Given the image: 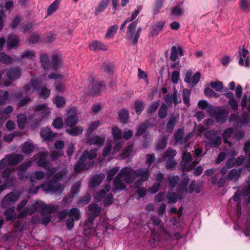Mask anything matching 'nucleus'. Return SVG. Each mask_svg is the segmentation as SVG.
<instances>
[{
    "mask_svg": "<svg viewBox=\"0 0 250 250\" xmlns=\"http://www.w3.org/2000/svg\"><path fill=\"white\" fill-rule=\"evenodd\" d=\"M167 106L165 104H162L158 111L159 116L160 118L163 119L167 116Z\"/></svg>",
    "mask_w": 250,
    "mask_h": 250,
    "instance_id": "4d7b16f0",
    "label": "nucleus"
},
{
    "mask_svg": "<svg viewBox=\"0 0 250 250\" xmlns=\"http://www.w3.org/2000/svg\"><path fill=\"white\" fill-rule=\"evenodd\" d=\"M15 210V207L12 206L5 210L3 214L5 216L6 220H12L15 218L16 213Z\"/></svg>",
    "mask_w": 250,
    "mask_h": 250,
    "instance_id": "ea45409f",
    "label": "nucleus"
},
{
    "mask_svg": "<svg viewBox=\"0 0 250 250\" xmlns=\"http://www.w3.org/2000/svg\"><path fill=\"white\" fill-rule=\"evenodd\" d=\"M202 152V149L201 148H196L194 154L197 158L192 161V158L190 152H185L182 155V160L181 165L185 170H190L192 169L199 162L198 157L201 156Z\"/></svg>",
    "mask_w": 250,
    "mask_h": 250,
    "instance_id": "0eeeda50",
    "label": "nucleus"
},
{
    "mask_svg": "<svg viewBox=\"0 0 250 250\" xmlns=\"http://www.w3.org/2000/svg\"><path fill=\"white\" fill-rule=\"evenodd\" d=\"M138 24V21H132L127 27L126 31V38L128 40L132 39V42L134 44L137 43L138 39L140 36L142 31L141 27H139L137 31L135 33V30Z\"/></svg>",
    "mask_w": 250,
    "mask_h": 250,
    "instance_id": "1a4fd4ad",
    "label": "nucleus"
},
{
    "mask_svg": "<svg viewBox=\"0 0 250 250\" xmlns=\"http://www.w3.org/2000/svg\"><path fill=\"white\" fill-rule=\"evenodd\" d=\"M198 106L203 110H206L209 114H212L214 110V107L205 100H200L198 103Z\"/></svg>",
    "mask_w": 250,
    "mask_h": 250,
    "instance_id": "2f4dec72",
    "label": "nucleus"
},
{
    "mask_svg": "<svg viewBox=\"0 0 250 250\" xmlns=\"http://www.w3.org/2000/svg\"><path fill=\"white\" fill-rule=\"evenodd\" d=\"M104 178L105 175L104 173H100L94 175L89 183V187L92 188H95L100 185Z\"/></svg>",
    "mask_w": 250,
    "mask_h": 250,
    "instance_id": "a878e982",
    "label": "nucleus"
},
{
    "mask_svg": "<svg viewBox=\"0 0 250 250\" xmlns=\"http://www.w3.org/2000/svg\"><path fill=\"white\" fill-rule=\"evenodd\" d=\"M178 117H179V116H178V114H173L172 115H171L170 116L169 121H168V122L167 123V127H166V131L167 133H170L172 131V130L175 125L176 121H177V119H178Z\"/></svg>",
    "mask_w": 250,
    "mask_h": 250,
    "instance_id": "7c9ffc66",
    "label": "nucleus"
},
{
    "mask_svg": "<svg viewBox=\"0 0 250 250\" xmlns=\"http://www.w3.org/2000/svg\"><path fill=\"white\" fill-rule=\"evenodd\" d=\"M108 4V1H102L98 5L94 12L95 15H97L103 12Z\"/></svg>",
    "mask_w": 250,
    "mask_h": 250,
    "instance_id": "5fc2aeb1",
    "label": "nucleus"
},
{
    "mask_svg": "<svg viewBox=\"0 0 250 250\" xmlns=\"http://www.w3.org/2000/svg\"><path fill=\"white\" fill-rule=\"evenodd\" d=\"M119 119L123 123H126L128 117V112L125 110H122L119 113Z\"/></svg>",
    "mask_w": 250,
    "mask_h": 250,
    "instance_id": "774afa93",
    "label": "nucleus"
},
{
    "mask_svg": "<svg viewBox=\"0 0 250 250\" xmlns=\"http://www.w3.org/2000/svg\"><path fill=\"white\" fill-rule=\"evenodd\" d=\"M210 85L216 91H221L223 88V83L220 81L211 82Z\"/></svg>",
    "mask_w": 250,
    "mask_h": 250,
    "instance_id": "338daca9",
    "label": "nucleus"
},
{
    "mask_svg": "<svg viewBox=\"0 0 250 250\" xmlns=\"http://www.w3.org/2000/svg\"><path fill=\"white\" fill-rule=\"evenodd\" d=\"M190 96V91L188 89H184L183 91V100L184 104H188Z\"/></svg>",
    "mask_w": 250,
    "mask_h": 250,
    "instance_id": "0e129e2a",
    "label": "nucleus"
},
{
    "mask_svg": "<svg viewBox=\"0 0 250 250\" xmlns=\"http://www.w3.org/2000/svg\"><path fill=\"white\" fill-rule=\"evenodd\" d=\"M151 220L154 225L151 233V239L154 241H158L162 239L169 240L171 235L160 225L161 219L158 217L152 216Z\"/></svg>",
    "mask_w": 250,
    "mask_h": 250,
    "instance_id": "39448f33",
    "label": "nucleus"
},
{
    "mask_svg": "<svg viewBox=\"0 0 250 250\" xmlns=\"http://www.w3.org/2000/svg\"><path fill=\"white\" fill-rule=\"evenodd\" d=\"M241 173V169H237L236 168L231 169L229 172L227 177V179L228 181H233L236 182L239 179V178Z\"/></svg>",
    "mask_w": 250,
    "mask_h": 250,
    "instance_id": "c756f323",
    "label": "nucleus"
},
{
    "mask_svg": "<svg viewBox=\"0 0 250 250\" xmlns=\"http://www.w3.org/2000/svg\"><path fill=\"white\" fill-rule=\"evenodd\" d=\"M54 103L57 107H60L64 105L65 103V100L62 96H57L54 99Z\"/></svg>",
    "mask_w": 250,
    "mask_h": 250,
    "instance_id": "69168bd1",
    "label": "nucleus"
},
{
    "mask_svg": "<svg viewBox=\"0 0 250 250\" xmlns=\"http://www.w3.org/2000/svg\"><path fill=\"white\" fill-rule=\"evenodd\" d=\"M9 166H15L23 160V156L21 154L12 153L5 156Z\"/></svg>",
    "mask_w": 250,
    "mask_h": 250,
    "instance_id": "aec40b11",
    "label": "nucleus"
},
{
    "mask_svg": "<svg viewBox=\"0 0 250 250\" xmlns=\"http://www.w3.org/2000/svg\"><path fill=\"white\" fill-rule=\"evenodd\" d=\"M134 180V170L130 167H125L114 179V186L117 190H123L125 188L126 183H131Z\"/></svg>",
    "mask_w": 250,
    "mask_h": 250,
    "instance_id": "7ed1b4c3",
    "label": "nucleus"
},
{
    "mask_svg": "<svg viewBox=\"0 0 250 250\" xmlns=\"http://www.w3.org/2000/svg\"><path fill=\"white\" fill-rule=\"evenodd\" d=\"M210 115L213 116L217 122L220 124L224 123L228 119V114L224 110L220 109L219 107H214V110Z\"/></svg>",
    "mask_w": 250,
    "mask_h": 250,
    "instance_id": "dca6fc26",
    "label": "nucleus"
},
{
    "mask_svg": "<svg viewBox=\"0 0 250 250\" xmlns=\"http://www.w3.org/2000/svg\"><path fill=\"white\" fill-rule=\"evenodd\" d=\"M186 11L183 2H178L171 9V14L175 17H180L183 15Z\"/></svg>",
    "mask_w": 250,
    "mask_h": 250,
    "instance_id": "6ab92c4d",
    "label": "nucleus"
},
{
    "mask_svg": "<svg viewBox=\"0 0 250 250\" xmlns=\"http://www.w3.org/2000/svg\"><path fill=\"white\" fill-rule=\"evenodd\" d=\"M176 151L175 149H167L164 155V159H173L176 155Z\"/></svg>",
    "mask_w": 250,
    "mask_h": 250,
    "instance_id": "bf43d9fd",
    "label": "nucleus"
},
{
    "mask_svg": "<svg viewBox=\"0 0 250 250\" xmlns=\"http://www.w3.org/2000/svg\"><path fill=\"white\" fill-rule=\"evenodd\" d=\"M179 181V177L178 175L170 176L168 178L169 186L171 188H174L177 185Z\"/></svg>",
    "mask_w": 250,
    "mask_h": 250,
    "instance_id": "6e6d98bb",
    "label": "nucleus"
},
{
    "mask_svg": "<svg viewBox=\"0 0 250 250\" xmlns=\"http://www.w3.org/2000/svg\"><path fill=\"white\" fill-rule=\"evenodd\" d=\"M50 109L45 104L34 105V113L29 117L32 122L38 125L43 119L47 118L50 115Z\"/></svg>",
    "mask_w": 250,
    "mask_h": 250,
    "instance_id": "423d86ee",
    "label": "nucleus"
},
{
    "mask_svg": "<svg viewBox=\"0 0 250 250\" xmlns=\"http://www.w3.org/2000/svg\"><path fill=\"white\" fill-rule=\"evenodd\" d=\"M60 4V1H54L47 9V15H51L55 12L58 9Z\"/></svg>",
    "mask_w": 250,
    "mask_h": 250,
    "instance_id": "603ef678",
    "label": "nucleus"
},
{
    "mask_svg": "<svg viewBox=\"0 0 250 250\" xmlns=\"http://www.w3.org/2000/svg\"><path fill=\"white\" fill-rule=\"evenodd\" d=\"M27 201H21L17 207L18 212V217L22 218L27 215L33 214L36 210L41 212L43 215H46L41 220L42 224L46 225L50 220V214L56 212L59 209L58 206L53 205H46L41 201H32L27 205Z\"/></svg>",
    "mask_w": 250,
    "mask_h": 250,
    "instance_id": "f03ea898",
    "label": "nucleus"
},
{
    "mask_svg": "<svg viewBox=\"0 0 250 250\" xmlns=\"http://www.w3.org/2000/svg\"><path fill=\"white\" fill-rule=\"evenodd\" d=\"M184 132L182 129H179L175 134V140L176 144H179L181 145H186L188 140V137H183Z\"/></svg>",
    "mask_w": 250,
    "mask_h": 250,
    "instance_id": "473e14b6",
    "label": "nucleus"
},
{
    "mask_svg": "<svg viewBox=\"0 0 250 250\" xmlns=\"http://www.w3.org/2000/svg\"><path fill=\"white\" fill-rule=\"evenodd\" d=\"M33 162L28 161L17 167V174L21 179L24 178L26 170L32 165Z\"/></svg>",
    "mask_w": 250,
    "mask_h": 250,
    "instance_id": "5701e85b",
    "label": "nucleus"
},
{
    "mask_svg": "<svg viewBox=\"0 0 250 250\" xmlns=\"http://www.w3.org/2000/svg\"><path fill=\"white\" fill-rule=\"evenodd\" d=\"M104 85V84L103 82H98L94 78H91L88 87L89 93L91 94L98 93Z\"/></svg>",
    "mask_w": 250,
    "mask_h": 250,
    "instance_id": "a211bd4d",
    "label": "nucleus"
},
{
    "mask_svg": "<svg viewBox=\"0 0 250 250\" xmlns=\"http://www.w3.org/2000/svg\"><path fill=\"white\" fill-rule=\"evenodd\" d=\"M21 75V69L18 67L10 68L6 76L10 80L15 81L18 79Z\"/></svg>",
    "mask_w": 250,
    "mask_h": 250,
    "instance_id": "393cba45",
    "label": "nucleus"
},
{
    "mask_svg": "<svg viewBox=\"0 0 250 250\" xmlns=\"http://www.w3.org/2000/svg\"><path fill=\"white\" fill-rule=\"evenodd\" d=\"M229 122H234L235 125L238 126L247 125L250 121V116L248 113L244 112L241 117H238L236 114H232L229 118Z\"/></svg>",
    "mask_w": 250,
    "mask_h": 250,
    "instance_id": "4468645a",
    "label": "nucleus"
},
{
    "mask_svg": "<svg viewBox=\"0 0 250 250\" xmlns=\"http://www.w3.org/2000/svg\"><path fill=\"white\" fill-rule=\"evenodd\" d=\"M40 61L44 69H49L51 67L48 56L46 54H44L42 55L40 57Z\"/></svg>",
    "mask_w": 250,
    "mask_h": 250,
    "instance_id": "8fccbe9b",
    "label": "nucleus"
},
{
    "mask_svg": "<svg viewBox=\"0 0 250 250\" xmlns=\"http://www.w3.org/2000/svg\"><path fill=\"white\" fill-rule=\"evenodd\" d=\"M9 94L8 91L0 90V105H3L7 103L8 100Z\"/></svg>",
    "mask_w": 250,
    "mask_h": 250,
    "instance_id": "864d4df0",
    "label": "nucleus"
},
{
    "mask_svg": "<svg viewBox=\"0 0 250 250\" xmlns=\"http://www.w3.org/2000/svg\"><path fill=\"white\" fill-rule=\"evenodd\" d=\"M40 134L44 140L47 141L52 140L55 137V135L48 128L42 129L41 131Z\"/></svg>",
    "mask_w": 250,
    "mask_h": 250,
    "instance_id": "4c0bfd02",
    "label": "nucleus"
},
{
    "mask_svg": "<svg viewBox=\"0 0 250 250\" xmlns=\"http://www.w3.org/2000/svg\"><path fill=\"white\" fill-rule=\"evenodd\" d=\"M18 127L20 129H23L27 122V117L25 114H19L17 117Z\"/></svg>",
    "mask_w": 250,
    "mask_h": 250,
    "instance_id": "37998d69",
    "label": "nucleus"
},
{
    "mask_svg": "<svg viewBox=\"0 0 250 250\" xmlns=\"http://www.w3.org/2000/svg\"><path fill=\"white\" fill-rule=\"evenodd\" d=\"M107 229V224L104 221H102L98 224H95L93 222H92V225L89 227H87V230H90L88 235L91 233L96 232L98 230H101L99 233H102L106 231Z\"/></svg>",
    "mask_w": 250,
    "mask_h": 250,
    "instance_id": "f3484780",
    "label": "nucleus"
},
{
    "mask_svg": "<svg viewBox=\"0 0 250 250\" xmlns=\"http://www.w3.org/2000/svg\"><path fill=\"white\" fill-rule=\"evenodd\" d=\"M249 54L248 50L245 49L243 47L242 48H240L239 50V64L240 65H245L247 67H250V62L249 60L247 57Z\"/></svg>",
    "mask_w": 250,
    "mask_h": 250,
    "instance_id": "412c9836",
    "label": "nucleus"
},
{
    "mask_svg": "<svg viewBox=\"0 0 250 250\" xmlns=\"http://www.w3.org/2000/svg\"><path fill=\"white\" fill-rule=\"evenodd\" d=\"M118 29V26L117 24H114L110 26L108 28L105 34V38L108 39L112 38L116 33Z\"/></svg>",
    "mask_w": 250,
    "mask_h": 250,
    "instance_id": "de8ad7c7",
    "label": "nucleus"
},
{
    "mask_svg": "<svg viewBox=\"0 0 250 250\" xmlns=\"http://www.w3.org/2000/svg\"><path fill=\"white\" fill-rule=\"evenodd\" d=\"M93 163L91 162H86L84 159L81 160V157L79 162L75 166V171L76 172H80L84 169H88L93 165Z\"/></svg>",
    "mask_w": 250,
    "mask_h": 250,
    "instance_id": "b1692460",
    "label": "nucleus"
},
{
    "mask_svg": "<svg viewBox=\"0 0 250 250\" xmlns=\"http://www.w3.org/2000/svg\"><path fill=\"white\" fill-rule=\"evenodd\" d=\"M13 3L12 1H8L4 3L3 5L2 4H0V30L3 27V19L5 17V12L6 10H8L11 7H12Z\"/></svg>",
    "mask_w": 250,
    "mask_h": 250,
    "instance_id": "4be33fe9",
    "label": "nucleus"
},
{
    "mask_svg": "<svg viewBox=\"0 0 250 250\" xmlns=\"http://www.w3.org/2000/svg\"><path fill=\"white\" fill-rule=\"evenodd\" d=\"M148 126V122H146L145 123L141 124L138 127L137 132H136V136H140L142 135L143 134H144L147 127Z\"/></svg>",
    "mask_w": 250,
    "mask_h": 250,
    "instance_id": "680f3d73",
    "label": "nucleus"
},
{
    "mask_svg": "<svg viewBox=\"0 0 250 250\" xmlns=\"http://www.w3.org/2000/svg\"><path fill=\"white\" fill-rule=\"evenodd\" d=\"M19 42V37L15 35H11L7 40V47L9 49L15 48L18 46Z\"/></svg>",
    "mask_w": 250,
    "mask_h": 250,
    "instance_id": "72a5a7b5",
    "label": "nucleus"
},
{
    "mask_svg": "<svg viewBox=\"0 0 250 250\" xmlns=\"http://www.w3.org/2000/svg\"><path fill=\"white\" fill-rule=\"evenodd\" d=\"M105 141V138L99 136H93L87 138V142L89 145H97L98 146H102Z\"/></svg>",
    "mask_w": 250,
    "mask_h": 250,
    "instance_id": "bb28decb",
    "label": "nucleus"
},
{
    "mask_svg": "<svg viewBox=\"0 0 250 250\" xmlns=\"http://www.w3.org/2000/svg\"><path fill=\"white\" fill-rule=\"evenodd\" d=\"M242 194L245 197L248 196L247 201L250 203V182H248L243 188Z\"/></svg>",
    "mask_w": 250,
    "mask_h": 250,
    "instance_id": "052dcab7",
    "label": "nucleus"
},
{
    "mask_svg": "<svg viewBox=\"0 0 250 250\" xmlns=\"http://www.w3.org/2000/svg\"><path fill=\"white\" fill-rule=\"evenodd\" d=\"M35 57V53L33 51L27 50L23 52L21 56L17 58V60L21 61L23 58H27L28 59L32 60Z\"/></svg>",
    "mask_w": 250,
    "mask_h": 250,
    "instance_id": "3c124183",
    "label": "nucleus"
},
{
    "mask_svg": "<svg viewBox=\"0 0 250 250\" xmlns=\"http://www.w3.org/2000/svg\"><path fill=\"white\" fill-rule=\"evenodd\" d=\"M78 119L75 114L69 115L65 120V125L69 126H73L77 124Z\"/></svg>",
    "mask_w": 250,
    "mask_h": 250,
    "instance_id": "49530a36",
    "label": "nucleus"
},
{
    "mask_svg": "<svg viewBox=\"0 0 250 250\" xmlns=\"http://www.w3.org/2000/svg\"><path fill=\"white\" fill-rule=\"evenodd\" d=\"M205 137L208 140L206 145H209V147H217L221 144L222 138L220 135L217 134L216 131L212 130L206 132Z\"/></svg>",
    "mask_w": 250,
    "mask_h": 250,
    "instance_id": "f8f14e48",
    "label": "nucleus"
},
{
    "mask_svg": "<svg viewBox=\"0 0 250 250\" xmlns=\"http://www.w3.org/2000/svg\"><path fill=\"white\" fill-rule=\"evenodd\" d=\"M89 48L92 51H97L99 50L105 51L107 49V46L103 42L98 41H94L89 44Z\"/></svg>",
    "mask_w": 250,
    "mask_h": 250,
    "instance_id": "c85d7f7f",
    "label": "nucleus"
},
{
    "mask_svg": "<svg viewBox=\"0 0 250 250\" xmlns=\"http://www.w3.org/2000/svg\"><path fill=\"white\" fill-rule=\"evenodd\" d=\"M13 107L11 105L7 106L0 110V115H1L0 121H1V123H3L6 120V117H4V115L9 117V115L13 112Z\"/></svg>",
    "mask_w": 250,
    "mask_h": 250,
    "instance_id": "c9c22d12",
    "label": "nucleus"
},
{
    "mask_svg": "<svg viewBox=\"0 0 250 250\" xmlns=\"http://www.w3.org/2000/svg\"><path fill=\"white\" fill-rule=\"evenodd\" d=\"M88 218L85 221L83 229V234L85 235H88L90 230H87V227H89L92 225L94 219L96 218L101 211V208L95 204H92L88 206Z\"/></svg>",
    "mask_w": 250,
    "mask_h": 250,
    "instance_id": "6e6552de",
    "label": "nucleus"
},
{
    "mask_svg": "<svg viewBox=\"0 0 250 250\" xmlns=\"http://www.w3.org/2000/svg\"><path fill=\"white\" fill-rule=\"evenodd\" d=\"M34 148L35 146L32 143L27 141L22 144L21 151L25 154H31L33 151Z\"/></svg>",
    "mask_w": 250,
    "mask_h": 250,
    "instance_id": "58836bf2",
    "label": "nucleus"
},
{
    "mask_svg": "<svg viewBox=\"0 0 250 250\" xmlns=\"http://www.w3.org/2000/svg\"><path fill=\"white\" fill-rule=\"evenodd\" d=\"M69 211V217L71 218L74 217L75 221H78L81 217V213L80 210L75 208H72Z\"/></svg>",
    "mask_w": 250,
    "mask_h": 250,
    "instance_id": "c03bdc74",
    "label": "nucleus"
},
{
    "mask_svg": "<svg viewBox=\"0 0 250 250\" xmlns=\"http://www.w3.org/2000/svg\"><path fill=\"white\" fill-rule=\"evenodd\" d=\"M48 153L47 151H41L37 155V164L40 167H43L46 170V174L48 177H50L55 173L52 179L47 184H42L41 187L42 190L46 193L53 194L56 192H62L64 187L59 182L62 180L66 174L65 169H62L56 173L57 168L52 167L51 164L48 163L46 158Z\"/></svg>",
    "mask_w": 250,
    "mask_h": 250,
    "instance_id": "f257e3e1",
    "label": "nucleus"
},
{
    "mask_svg": "<svg viewBox=\"0 0 250 250\" xmlns=\"http://www.w3.org/2000/svg\"><path fill=\"white\" fill-rule=\"evenodd\" d=\"M21 193L16 190H14L7 194L2 199L0 203V206L2 208H6L9 206L14 204L18 200Z\"/></svg>",
    "mask_w": 250,
    "mask_h": 250,
    "instance_id": "9d476101",
    "label": "nucleus"
},
{
    "mask_svg": "<svg viewBox=\"0 0 250 250\" xmlns=\"http://www.w3.org/2000/svg\"><path fill=\"white\" fill-rule=\"evenodd\" d=\"M44 177V173L41 171H36L32 173L30 176L31 182L32 183L35 182V179L38 180L42 179Z\"/></svg>",
    "mask_w": 250,
    "mask_h": 250,
    "instance_id": "09e8293b",
    "label": "nucleus"
},
{
    "mask_svg": "<svg viewBox=\"0 0 250 250\" xmlns=\"http://www.w3.org/2000/svg\"><path fill=\"white\" fill-rule=\"evenodd\" d=\"M183 55V49L180 46H172L171 48L170 58L171 61H175L179 57Z\"/></svg>",
    "mask_w": 250,
    "mask_h": 250,
    "instance_id": "cd10ccee",
    "label": "nucleus"
},
{
    "mask_svg": "<svg viewBox=\"0 0 250 250\" xmlns=\"http://www.w3.org/2000/svg\"><path fill=\"white\" fill-rule=\"evenodd\" d=\"M97 151L98 149L97 148L91 149L90 151H85L81 156V160L84 159L86 162H90L91 160L96 157Z\"/></svg>",
    "mask_w": 250,
    "mask_h": 250,
    "instance_id": "f704fd0d",
    "label": "nucleus"
},
{
    "mask_svg": "<svg viewBox=\"0 0 250 250\" xmlns=\"http://www.w3.org/2000/svg\"><path fill=\"white\" fill-rule=\"evenodd\" d=\"M62 61L61 59L56 55H53L52 56L51 66L53 69L56 70L60 67L62 65Z\"/></svg>",
    "mask_w": 250,
    "mask_h": 250,
    "instance_id": "79ce46f5",
    "label": "nucleus"
},
{
    "mask_svg": "<svg viewBox=\"0 0 250 250\" xmlns=\"http://www.w3.org/2000/svg\"><path fill=\"white\" fill-rule=\"evenodd\" d=\"M83 129L81 126H75L71 128H67L66 131L67 133L74 136L81 134Z\"/></svg>",
    "mask_w": 250,
    "mask_h": 250,
    "instance_id": "a18cd8bd",
    "label": "nucleus"
},
{
    "mask_svg": "<svg viewBox=\"0 0 250 250\" xmlns=\"http://www.w3.org/2000/svg\"><path fill=\"white\" fill-rule=\"evenodd\" d=\"M167 144V138L165 137H163L158 141L156 146L157 149L158 150L163 149L166 147Z\"/></svg>",
    "mask_w": 250,
    "mask_h": 250,
    "instance_id": "e2e57ef3",
    "label": "nucleus"
},
{
    "mask_svg": "<svg viewBox=\"0 0 250 250\" xmlns=\"http://www.w3.org/2000/svg\"><path fill=\"white\" fill-rule=\"evenodd\" d=\"M182 181L177 187V194L180 199H183L187 193V186L189 182V178L187 175H183Z\"/></svg>",
    "mask_w": 250,
    "mask_h": 250,
    "instance_id": "2eb2a0df",
    "label": "nucleus"
},
{
    "mask_svg": "<svg viewBox=\"0 0 250 250\" xmlns=\"http://www.w3.org/2000/svg\"><path fill=\"white\" fill-rule=\"evenodd\" d=\"M233 133V128L229 127L226 129L222 134V138L223 139L224 142L226 144H227L230 147L231 146L232 143L229 141L228 140L230 138Z\"/></svg>",
    "mask_w": 250,
    "mask_h": 250,
    "instance_id": "e433bc0d",
    "label": "nucleus"
},
{
    "mask_svg": "<svg viewBox=\"0 0 250 250\" xmlns=\"http://www.w3.org/2000/svg\"><path fill=\"white\" fill-rule=\"evenodd\" d=\"M42 82L40 78L32 77L30 83L25 85L23 87V90L27 95H31L34 92L37 91L38 94L42 98H47L50 91L46 87L40 89Z\"/></svg>",
    "mask_w": 250,
    "mask_h": 250,
    "instance_id": "20e7f679",
    "label": "nucleus"
},
{
    "mask_svg": "<svg viewBox=\"0 0 250 250\" xmlns=\"http://www.w3.org/2000/svg\"><path fill=\"white\" fill-rule=\"evenodd\" d=\"M241 106L243 110H246L250 113V96L248 99L247 95H244L241 102Z\"/></svg>",
    "mask_w": 250,
    "mask_h": 250,
    "instance_id": "a19ab883",
    "label": "nucleus"
},
{
    "mask_svg": "<svg viewBox=\"0 0 250 250\" xmlns=\"http://www.w3.org/2000/svg\"><path fill=\"white\" fill-rule=\"evenodd\" d=\"M135 179L139 177V179L134 183L135 188H139L142 183L146 181L149 177V171L148 168H141L134 170Z\"/></svg>",
    "mask_w": 250,
    "mask_h": 250,
    "instance_id": "ddd939ff",
    "label": "nucleus"
},
{
    "mask_svg": "<svg viewBox=\"0 0 250 250\" xmlns=\"http://www.w3.org/2000/svg\"><path fill=\"white\" fill-rule=\"evenodd\" d=\"M110 184H106L104 189L96 193L94 197L95 200L97 202H100L103 198H105L104 205L107 206L111 205L113 202L112 194L109 193L107 196H105L106 193L110 190Z\"/></svg>",
    "mask_w": 250,
    "mask_h": 250,
    "instance_id": "9b49d317",
    "label": "nucleus"
},
{
    "mask_svg": "<svg viewBox=\"0 0 250 250\" xmlns=\"http://www.w3.org/2000/svg\"><path fill=\"white\" fill-rule=\"evenodd\" d=\"M120 170L119 167H115L108 171L107 180L109 182L113 178V176L117 173Z\"/></svg>",
    "mask_w": 250,
    "mask_h": 250,
    "instance_id": "13d9d810",
    "label": "nucleus"
}]
</instances>
